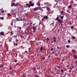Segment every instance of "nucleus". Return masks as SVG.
<instances>
[{
    "label": "nucleus",
    "mask_w": 77,
    "mask_h": 77,
    "mask_svg": "<svg viewBox=\"0 0 77 77\" xmlns=\"http://www.w3.org/2000/svg\"><path fill=\"white\" fill-rule=\"evenodd\" d=\"M15 21L14 20H12V21L11 22V25L13 26L15 25V23H14Z\"/></svg>",
    "instance_id": "nucleus-1"
},
{
    "label": "nucleus",
    "mask_w": 77,
    "mask_h": 77,
    "mask_svg": "<svg viewBox=\"0 0 77 77\" xmlns=\"http://www.w3.org/2000/svg\"><path fill=\"white\" fill-rule=\"evenodd\" d=\"M29 3L30 4V6L31 7H33L34 5L35 4L32 3V2L31 1H30Z\"/></svg>",
    "instance_id": "nucleus-2"
},
{
    "label": "nucleus",
    "mask_w": 77,
    "mask_h": 77,
    "mask_svg": "<svg viewBox=\"0 0 77 77\" xmlns=\"http://www.w3.org/2000/svg\"><path fill=\"white\" fill-rule=\"evenodd\" d=\"M58 22L60 23V24H61L62 23L63 21L61 19H60L59 20H58Z\"/></svg>",
    "instance_id": "nucleus-3"
},
{
    "label": "nucleus",
    "mask_w": 77,
    "mask_h": 77,
    "mask_svg": "<svg viewBox=\"0 0 77 77\" xmlns=\"http://www.w3.org/2000/svg\"><path fill=\"white\" fill-rule=\"evenodd\" d=\"M50 40V38L48 37L46 39H45V41H46V43H48L49 42V41Z\"/></svg>",
    "instance_id": "nucleus-4"
},
{
    "label": "nucleus",
    "mask_w": 77,
    "mask_h": 77,
    "mask_svg": "<svg viewBox=\"0 0 77 77\" xmlns=\"http://www.w3.org/2000/svg\"><path fill=\"white\" fill-rule=\"evenodd\" d=\"M43 18L45 19L46 20H47L48 19V16H45L44 17H43Z\"/></svg>",
    "instance_id": "nucleus-5"
},
{
    "label": "nucleus",
    "mask_w": 77,
    "mask_h": 77,
    "mask_svg": "<svg viewBox=\"0 0 77 77\" xmlns=\"http://www.w3.org/2000/svg\"><path fill=\"white\" fill-rule=\"evenodd\" d=\"M76 50H74L73 49L72 50V52L74 54H75L76 53Z\"/></svg>",
    "instance_id": "nucleus-6"
},
{
    "label": "nucleus",
    "mask_w": 77,
    "mask_h": 77,
    "mask_svg": "<svg viewBox=\"0 0 77 77\" xmlns=\"http://www.w3.org/2000/svg\"><path fill=\"white\" fill-rule=\"evenodd\" d=\"M72 7V5H70L68 6V8H69L70 9H71Z\"/></svg>",
    "instance_id": "nucleus-7"
},
{
    "label": "nucleus",
    "mask_w": 77,
    "mask_h": 77,
    "mask_svg": "<svg viewBox=\"0 0 77 77\" xmlns=\"http://www.w3.org/2000/svg\"><path fill=\"white\" fill-rule=\"evenodd\" d=\"M46 4L48 6H49L51 5V4H49V3L48 2H47L46 3H45V4Z\"/></svg>",
    "instance_id": "nucleus-8"
},
{
    "label": "nucleus",
    "mask_w": 77,
    "mask_h": 77,
    "mask_svg": "<svg viewBox=\"0 0 77 77\" xmlns=\"http://www.w3.org/2000/svg\"><path fill=\"white\" fill-rule=\"evenodd\" d=\"M12 14L14 15H15L16 14V12L15 11H13L12 13Z\"/></svg>",
    "instance_id": "nucleus-9"
},
{
    "label": "nucleus",
    "mask_w": 77,
    "mask_h": 77,
    "mask_svg": "<svg viewBox=\"0 0 77 77\" xmlns=\"http://www.w3.org/2000/svg\"><path fill=\"white\" fill-rule=\"evenodd\" d=\"M38 7L37 8H34V9H33L34 11H36L38 10Z\"/></svg>",
    "instance_id": "nucleus-10"
},
{
    "label": "nucleus",
    "mask_w": 77,
    "mask_h": 77,
    "mask_svg": "<svg viewBox=\"0 0 77 77\" xmlns=\"http://www.w3.org/2000/svg\"><path fill=\"white\" fill-rule=\"evenodd\" d=\"M26 5L29 8H30L31 5L29 3V4H26Z\"/></svg>",
    "instance_id": "nucleus-11"
},
{
    "label": "nucleus",
    "mask_w": 77,
    "mask_h": 77,
    "mask_svg": "<svg viewBox=\"0 0 77 77\" xmlns=\"http://www.w3.org/2000/svg\"><path fill=\"white\" fill-rule=\"evenodd\" d=\"M0 34L2 35H4V32H0Z\"/></svg>",
    "instance_id": "nucleus-12"
},
{
    "label": "nucleus",
    "mask_w": 77,
    "mask_h": 77,
    "mask_svg": "<svg viewBox=\"0 0 77 77\" xmlns=\"http://www.w3.org/2000/svg\"><path fill=\"white\" fill-rule=\"evenodd\" d=\"M56 38L55 37H54V42H55L54 43H55V42H56Z\"/></svg>",
    "instance_id": "nucleus-13"
},
{
    "label": "nucleus",
    "mask_w": 77,
    "mask_h": 77,
    "mask_svg": "<svg viewBox=\"0 0 77 77\" xmlns=\"http://www.w3.org/2000/svg\"><path fill=\"white\" fill-rule=\"evenodd\" d=\"M47 10L49 11H51V9L49 7H48V8H47Z\"/></svg>",
    "instance_id": "nucleus-14"
},
{
    "label": "nucleus",
    "mask_w": 77,
    "mask_h": 77,
    "mask_svg": "<svg viewBox=\"0 0 77 77\" xmlns=\"http://www.w3.org/2000/svg\"><path fill=\"white\" fill-rule=\"evenodd\" d=\"M43 49V48L42 47H41V48H40V49L41 52L42 51Z\"/></svg>",
    "instance_id": "nucleus-15"
},
{
    "label": "nucleus",
    "mask_w": 77,
    "mask_h": 77,
    "mask_svg": "<svg viewBox=\"0 0 77 77\" xmlns=\"http://www.w3.org/2000/svg\"><path fill=\"white\" fill-rule=\"evenodd\" d=\"M72 38L73 39V40H74L75 38V37L74 36H72Z\"/></svg>",
    "instance_id": "nucleus-16"
},
{
    "label": "nucleus",
    "mask_w": 77,
    "mask_h": 77,
    "mask_svg": "<svg viewBox=\"0 0 77 77\" xmlns=\"http://www.w3.org/2000/svg\"><path fill=\"white\" fill-rule=\"evenodd\" d=\"M23 31L21 32V33L22 34L24 35H26V32H25L24 33H22Z\"/></svg>",
    "instance_id": "nucleus-17"
},
{
    "label": "nucleus",
    "mask_w": 77,
    "mask_h": 77,
    "mask_svg": "<svg viewBox=\"0 0 77 77\" xmlns=\"http://www.w3.org/2000/svg\"><path fill=\"white\" fill-rule=\"evenodd\" d=\"M14 4H15V3H12L11 4V6L12 7H13L14 6Z\"/></svg>",
    "instance_id": "nucleus-18"
},
{
    "label": "nucleus",
    "mask_w": 77,
    "mask_h": 77,
    "mask_svg": "<svg viewBox=\"0 0 77 77\" xmlns=\"http://www.w3.org/2000/svg\"><path fill=\"white\" fill-rule=\"evenodd\" d=\"M70 46L69 45H67L66 46V47L67 48H70Z\"/></svg>",
    "instance_id": "nucleus-19"
},
{
    "label": "nucleus",
    "mask_w": 77,
    "mask_h": 77,
    "mask_svg": "<svg viewBox=\"0 0 77 77\" xmlns=\"http://www.w3.org/2000/svg\"><path fill=\"white\" fill-rule=\"evenodd\" d=\"M19 4L18 3H17L16 4V5H14V6H16L17 7L18 5H19Z\"/></svg>",
    "instance_id": "nucleus-20"
},
{
    "label": "nucleus",
    "mask_w": 77,
    "mask_h": 77,
    "mask_svg": "<svg viewBox=\"0 0 77 77\" xmlns=\"http://www.w3.org/2000/svg\"><path fill=\"white\" fill-rule=\"evenodd\" d=\"M59 19H59V17H57V18L55 20L56 21V20H59Z\"/></svg>",
    "instance_id": "nucleus-21"
},
{
    "label": "nucleus",
    "mask_w": 77,
    "mask_h": 77,
    "mask_svg": "<svg viewBox=\"0 0 77 77\" xmlns=\"http://www.w3.org/2000/svg\"><path fill=\"white\" fill-rule=\"evenodd\" d=\"M0 19L3 20L4 19V17H0Z\"/></svg>",
    "instance_id": "nucleus-22"
},
{
    "label": "nucleus",
    "mask_w": 77,
    "mask_h": 77,
    "mask_svg": "<svg viewBox=\"0 0 77 77\" xmlns=\"http://www.w3.org/2000/svg\"><path fill=\"white\" fill-rule=\"evenodd\" d=\"M70 27L72 29H73L74 28L73 26H70Z\"/></svg>",
    "instance_id": "nucleus-23"
},
{
    "label": "nucleus",
    "mask_w": 77,
    "mask_h": 77,
    "mask_svg": "<svg viewBox=\"0 0 77 77\" xmlns=\"http://www.w3.org/2000/svg\"><path fill=\"white\" fill-rule=\"evenodd\" d=\"M8 14V16L9 17H10L11 16V15L10 14Z\"/></svg>",
    "instance_id": "nucleus-24"
},
{
    "label": "nucleus",
    "mask_w": 77,
    "mask_h": 77,
    "mask_svg": "<svg viewBox=\"0 0 77 77\" xmlns=\"http://www.w3.org/2000/svg\"><path fill=\"white\" fill-rule=\"evenodd\" d=\"M34 75L35 76V77H39V76L38 75Z\"/></svg>",
    "instance_id": "nucleus-25"
},
{
    "label": "nucleus",
    "mask_w": 77,
    "mask_h": 77,
    "mask_svg": "<svg viewBox=\"0 0 77 77\" xmlns=\"http://www.w3.org/2000/svg\"><path fill=\"white\" fill-rule=\"evenodd\" d=\"M68 42L69 43H70L71 42V40H68Z\"/></svg>",
    "instance_id": "nucleus-26"
},
{
    "label": "nucleus",
    "mask_w": 77,
    "mask_h": 77,
    "mask_svg": "<svg viewBox=\"0 0 77 77\" xmlns=\"http://www.w3.org/2000/svg\"><path fill=\"white\" fill-rule=\"evenodd\" d=\"M14 45H16V46H17L18 45V44H17V43H16V44H15V42H14Z\"/></svg>",
    "instance_id": "nucleus-27"
},
{
    "label": "nucleus",
    "mask_w": 77,
    "mask_h": 77,
    "mask_svg": "<svg viewBox=\"0 0 77 77\" xmlns=\"http://www.w3.org/2000/svg\"><path fill=\"white\" fill-rule=\"evenodd\" d=\"M54 56L56 57H57L58 56V54H55Z\"/></svg>",
    "instance_id": "nucleus-28"
},
{
    "label": "nucleus",
    "mask_w": 77,
    "mask_h": 77,
    "mask_svg": "<svg viewBox=\"0 0 77 77\" xmlns=\"http://www.w3.org/2000/svg\"><path fill=\"white\" fill-rule=\"evenodd\" d=\"M64 18V16H61V17H60V18L61 19H62L63 18Z\"/></svg>",
    "instance_id": "nucleus-29"
},
{
    "label": "nucleus",
    "mask_w": 77,
    "mask_h": 77,
    "mask_svg": "<svg viewBox=\"0 0 77 77\" xmlns=\"http://www.w3.org/2000/svg\"><path fill=\"white\" fill-rule=\"evenodd\" d=\"M3 65L2 64H1V65L0 66V67H2V68H3Z\"/></svg>",
    "instance_id": "nucleus-30"
},
{
    "label": "nucleus",
    "mask_w": 77,
    "mask_h": 77,
    "mask_svg": "<svg viewBox=\"0 0 77 77\" xmlns=\"http://www.w3.org/2000/svg\"><path fill=\"white\" fill-rule=\"evenodd\" d=\"M36 28V27L34 26L33 27L32 29H33L34 30V29H35Z\"/></svg>",
    "instance_id": "nucleus-31"
},
{
    "label": "nucleus",
    "mask_w": 77,
    "mask_h": 77,
    "mask_svg": "<svg viewBox=\"0 0 77 77\" xmlns=\"http://www.w3.org/2000/svg\"><path fill=\"white\" fill-rule=\"evenodd\" d=\"M74 57H75V59H77V56H76L75 55H74Z\"/></svg>",
    "instance_id": "nucleus-32"
},
{
    "label": "nucleus",
    "mask_w": 77,
    "mask_h": 77,
    "mask_svg": "<svg viewBox=\"0 0 77 77\" xmlns=\"http://www.w3.org/2000/svg\"><path fill=\"white\" fill-rule=\"evenodd\" d=\"M14 62H17V60H15V59H14Z\"/></svg>",
    "instance_id": "nucleus-33"
},
{
    "label": "nucleus",
    "mask_w": 77,
    "mask_h": 77,
    "mask_svg": "<svg viewBox=\"0 0 77 77\" xmlns=\"http://www.w3.org/2000/svg\"><path fill=\"white\" fill-rule=\"evenodd\" d=\"M18 21H23V20H22V19H19V20H17Z\"/></svg>",
    "instance_id": "nucleus-34"
},
{
    "label": "nucleus",
    "mask_w": 77,
    "mask_h": 77,
    "mask_svg": "<svg viewBox=\"0 0 77 77\" xmlns=\"http://www.w3.org/2000/svg\"><path fill=\"white\" fill-rule=\"evenodd\" d=\"M64 13V12L63 11H62L61 12V14H63Z\"/></svg>",
    "instance_id": "nucleus-35"
},
{
    "label": "nucleus",
    "mask_w": 77,
    "mask_h": 77,
    "mask_svg": "<svg viewBox=\"0 0 77 77\" xmlns=\"http://www.w3.org/2000/svg\"><path fill=\"white\" fill-rule=\"evenodd\" d=\"M11 35H12L13 34L12 32H11Z\"/></svg>",
    "instance_id": "nucleus-36"
},
{
    "label": "nucleus",
    "mask_w": 77,
    "mask_h": 77,
    "mask_svg": "<svg viewBox=\"0 0 77 77\" xmlns=\"http://www.w3.org/2000/svg\"><path fill=\"white\" fill-rule=\"evenodd\" d=\"M54 51H53L52 52H51V54H54Z\"/></svg>",
    "instance_id": "nucleus-37"
},
{
    "label": "nucleus",
    "mask_w": 77,
    "mask_h": 77,
    "mask_svg": "<svg viewBox=\"0 0 77 77\" xmlns=\"http://www.w3.org/2000/svg\"><path fill=\"white\" fill-rule=\"evenodd\" d=\"M45 59V57H42V58L41 59L42 60H44Z\"/></svg>",
    "instance_id": "nucleus-38"
},
{
    "label": "nucleus",
    "mask_w": 77,
    "mask_h": 77,
    "mask_svg": "<svg viewBox=\"0 0 77 77\" xmlns=\"http://www.w3.org/2000/svg\"><path fill=\"white\" fill-rule=\"evenodd\" d=\"M67 12L68 13H70V11H69V10H68V11H67Z\"/></svg>",
    "instance_id": "nucleus-39"
},
{
    "label": "nucleus",
    "mask_w": 77,
    "mask_h": 77,
    "mask_svg": "<svg viewBox=\"0 0 77 77\" xmlns=\"http://www.w3.org/2000/svg\"><path fill=\"white\" fill-rule=\"evenodd\" d=\"M11 66H10V67H9V69L10 70H12V69L11 68Z\"/></svg>",
    "instance_id": "nucleus-40"
},
{
    "label": "nucleus",
    "mask_w": 77,
    "mask_h": 77,
    "mask_svg": "<svg viewBox=\"0 0 77 77\" xmlns=\"http://www.w3.org/2000/svg\"><path fill=\"white\" fill-rule=\"evenodd\" d=\"M71 3L72 4H73V0H72L71 1Z\"/></svg>",
    "instance_id": "nucleus-41"
},
{
    "label": "nucleus",
    "mask_w": 77,
    "mask_h": 77,
    "mask_svg": "<svg viewBox=\"0 0 77 77\" xmlns=\"http://www.w3.org/2000/svg\"><path fill=\"white\" fill-rule=\"evenodd\" d=\"M4 12V10H2V11H1V12L2 13H3Z\"/></svg>",
    "instance_id": "nucleus-42"
},
{
    "label": "nucleus",
    "mask_w": 77,
    "mask_h": 77,
    "mask_svg": "<svg viewBox=\"0 0 77 77\" xmlns=\"http://www.w3.org/2000/svg\"><path fill=\"white\" fill-rule=\"evenodd\" d=\"M61 72H64V71L63 69H61Z\"/></svg>",
    "instance_id": "nucleus-43"
},
{
    "label": "nucleus",
    "mask_w": 77,
    "mask_h": 77,
    "mask_svg": "<svg viewBox=\"0 0 77 77\" xmlns=\"http://www.w3.org/2000/svg\"><path fill=\"white\" fill-rule=\"evenodd\" d=\"M53 50H54V49L53 48H52L51 49V51H52Z\"/></svg>",
    "instance_id": "nucleus-44"
},
{
    "label": "nucleus",
    "mask_w": 77,
    "mask_h": 77,
    "mask_svg": "<svg viewBox=\"0 0 77 77\" xmlns=\"http://www.w3.org/2000/svg\"><path fill=\"white\" fill-rule=\"evenodd\" d=\"M8 29H11V28L10 27H8Z\"/></svg>",
    "instance_id": "nucleus-45"
},
{
    "label": "nucleus",
    "mask_w": 77,
    "mask_h": 77,
    "mask_svg": "<svg viewBox=\"0 0 77 77\" xmlns=\"http://www.w3.org/2000/svg\"><path fill=\"white\" fill-rule=\"evenodd\" d=\"M19 29H21V27H19Z\"/></svg>",
    "instance_id": "nucleus-46"
},
{
    "label": "nucleus",
    "mask_w": 77,
    "mask_h": 77,
    "mask_svg": "<svg viewBox=\"0 0 77 77\" xmlns=\"http://www.w3.org/2000/svg\"><path fill=\"white\" fill-rule=\"evenodd\" d=\"M64 61V59H62L61 60L62 61Z\"/></svg>",
    "instance_id": "nucleus-47"
},
{
    "label": "nucleus",
    "mask_w": 77,
    "mask_h": 77,
    "mask_svg": "<svg viewBox=\"0 0 77 77\" xmlns=\"http://www.w3.org/2000/svg\"><path fill=\"white\" fill-rule=\"evenodd\" d=\"M20 49V48H16V49Z\"/></svg>",
    "instance_id": "nucleus-48"
},
{
    "label": "nucleus",
    "mask_w": 77,
    "mask_h": 77,
    "mask_svg": "<svg viewBox=\"0 0 77 77\" xmlns=\"http://www.w3.org/2000/svg\"><path fill=\"white\" fill-rule=\"evenodd\" d=\"M9 42H11V38H10V40H9Z\"/></svg>",
    "instance_id": "nucleus-49"
},
{
    "label": "nucleus",
    "mask_w": 77,
    "mask_h": 77,
    "mask_svg": "<svg viewBox=\"0 0 77 77\" xmlns=\"http://www.w3.org/2000/svg\"><path fill=\"white\" fill-rule=\"evenodd\" d=\"M48 14H51V12H48Z\"/></svg>",
    "instance_id": "nucleus-50"
},
{
    "label": "nucleus",
    "mask_w": 77,
    "mask_h": 77,
    "mask_svg": "<svg viewBox=\"0 0 77 77\" xmlns=\"http://www.w3.org/2000/svg\"><path fill=\"white\" fill-rule=\"evenodd\" d=\"M57 48L58 49H59V48L60 49H61V48H59V47H57Z\"/></svg>",
    "instance_id": "nucleus-51"
},
{
    "label": "nucleus",
    "mask_w": 77,
    "mask_h": 77,
    "mask_svg": "<svg viewBox=\"0 0 77 77\" xmlns=\"http://www.w3.org/2000/svg\"><path fill=\"white\" fill-rule=\"evenodd\" d=\"M26 52L25 53H28V51H26Z\"/></svg>",
    "instance_id": "nucleus-52"
},
{
    "label": "nucleus",
    "mask_w": 77,
    "mask_h": 77,
    "mask_svg": "<svg viewBox=\"0 0 77 77\" xmlns=\"http://www.w3.org/2000/svg\"><path fill=\"white\" fill-rule=\"evenodd\" d=\"M42 23L41 22H40L39 23V25H40Z\"/></svg>",
    "instance_id": "nucleus-53"
},
{
    "label": "nucleus",
    "mask_w": 77,
    "mask_h": 77,
    "mask_svg": "<svg viewBox=\"0 0 77 77\" xmlns=\"http://www.w3.org/2000/svg\"><path fill=\"white\" fill-rule=\"evenodd\" d=\"M54 23H51V25H53V26L54 25Z\"/></svg>",
    "instance_id": "nucleus-54"
},
{
    "label": "nucleus",
    "mask_w": 77,
    "mask_h": 77,
    "mask_svg": "<svg viewBox=\"0 0 77 77\" xmlns=\"http://www.w3.org/2000/svg\"><path fill=\"white\" fill-rule=\"evenodd\" d=\"M31 48H29V50H31Z\"/></svg>",
    "instance_id": "nucleus-55"
},
{
    "label": "nucleus",
    "mask_w": 77,
    "mask_h": 77,
    "mask_svg": "<svg viewBox=\"0 0 77 77\" xmlns=\"http://www.w3.org/2000/svg\"><path fill=\"white\" fill-rule=\"evenodd\" d=\"M30 24L32 25V22H31L30 23Z\"/></svg>",
    "instance_id": "nucleus-56"
},
{
    "label": "nucleus",
    "mask_w": 77,
    "mask_h": 77,
    "mask_svg": "<svg viewBox=\"0 0 77 77\" xmlns=\"http://www.w3.org/2000/svg\"><path fill=\"white\" fill-rule=\"evenodd\" d=\"M69 24L70 25H71V23L69 22Z\"/></svg>",
    "instance_id": "nucleus-57"
},
{
    "label": "nucleus",
    "mask_w": 77,
    "mask_h": 77,
    "mask_svg": "<svg viewBox=\"0 0 77 77\" xmlns=\"http://www.w3.org/2000/svg\"><path fill=\"white\" fill-rule=\"evenodd\" d=\"M71 71H72L71 70H69V72H71Z\"/></svg>",
    "instance_id": "nucleus-58"
},
{
    "label": "nucleus",
    "mask_w": 77,
    "mask_h": 77,
    "mask_svg": "<svg viewBox=\"0 0 77 77\" xmlns=\"http://www.w3.org/2000/svg\"><path fill=\"white\" fill-rule=\"evenodd\" d=\"M70 69L71 70H72V69L71 68H70Z\"/></svg>",
    "instance_id": "nucleus-59"
},
{
    "label": "nucleus",
    "mask_w": 77,
    "mask_h": 77,
    "mask_svg": "<svg viewBox=\"0 0 77 77\" xmlns=\"http://www.w3.org/2000/svg\"><path fill=\"white\" fill-rule=\"evenodd\" d=\"M9 38V37H7V39H8Z\"/></svg>",
    "instance_id": "nucleus-60"
},
{
    "label": "nucleus",
    "mask_w": 77,
    "mask_h": 77,
    "mask_svg": "<svg viewBox=\"0 0 77 77\" xmlns=\"http://www.w3.org/2000/svg\"><path fill=\"white\" fill-rule=\"evenodd\" d=\"M67 67H69V65H67Z\"/></svg>",
    "instance_id": "nucleus-61"
},
{
    "label": "nucleus",
    "mask_w": 77,
    "mask_h": 77,
    "mask_svg": "<svg viewBox=\"0 0 77 77\" xmlns=\"http://www.w3.org/2000/svg\"><path fill=\"white\" fill-rule=\"evenodd\" d=\"M48 57H50V55H49L48 56Z\"/></svg>",
    "instance_id": "nucleus-62"
},
{
    "label": "nucleus",
    "mask_w": 77,
    "mask_h": 77,
    "mask_svg": "<svg viewBox=\"0 0 77 77\" xmlns=\"http://www.w3.org/2000/svg\"><path fill=\"white\" fill-rule=\"evenodd\" d=\"M38 6H39L40 5V4H38Z\"/></svg>",
    "instance_id": "nucleus-63"
},
{
    "label": "nucleus",
    "mask_w": 77,
    "mask_h": 77,
    "mask_svg": "<svg viewBox=\"0 0 77 77\" xmlns=\"http://www.w3.org/2000/svg\"><path fill=\"white\" fill-rule=\"evenodd\" d=\"M58 68H59V69H60V66H58Z\"/></svg>",
    "instance_id": "nucleus-64"
}]
</instances>
